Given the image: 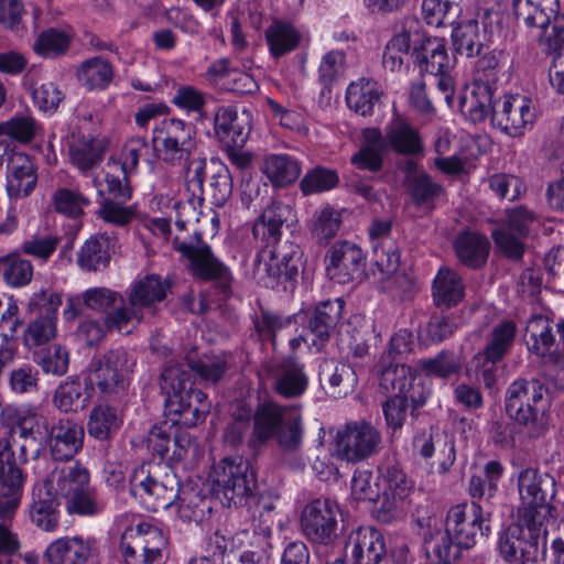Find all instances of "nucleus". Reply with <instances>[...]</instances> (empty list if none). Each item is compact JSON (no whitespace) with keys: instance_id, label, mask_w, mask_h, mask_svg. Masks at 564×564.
Returning a JSON list of instances; mask_svg holds the SVG:
<instances>
[{"instance_id":"1","label":"nucleus","mask_w":564,"mask_h":564,"mask_svg":"<svg viewBox=\"0 0 564 564\" xmlns=\"http://www.w3.org/2000/svg\"><path fill=\"white\" fill-rule=\"evenodd\" d=\"M491 511L477 501L452 507L446 517L445 531L437 532L425 542L426 551L443 564H452L460 557V550L474 547L487 536Z\"/></svg>"},{"instance_id":"2","label":"nucleus","mask_w":564,"mask_h":564,"mask_svg":"<svg viewBox=\"0 0 564 564\" xmlns=\"http://www.w3.org/2000/svg\"><path fill=\"white\" fill-rule=\"evenodd\" d=\"M40 485L55 498L64 499L69 514L91 517L102 510L96 490L90 486V473L79 460L56 464L48 477Z\"/></svg>"},{"instance_id":"3","label":"nucleus","mask_w":564,"mask_h":564,"mask_svg":"<svg viewBox=\"0 0 564 564\" xmlns=\"http://www.w3.org/2000/svg\"><path fill=\"white\" fill-rule=\"evenodd\" d=\"M192 369L187 364L166 366L160 377V389L165 395V404L178 415V422L187 427L203 422L210 410L207 395L192 388Z\"/></svg>"},{"instance_id":"4","label":"nucleus","mask_w":564,"mask_h":564,"mask_svg":"<svg viewBox=\"0 0 564 564\" xmlns=\"http://www.w3.org/2000/svg\"><path fill=\"white\" fill-rule=\"evenodd\" d=\"M545 389L539 380L519 378L512 381L505 394V412L529 437L542 436L549 426Z\"/></svg>"},{"instance_id":"5","label":"nucleus","mask_w":564,"mask_h":564,"mask_svg":"<svg viewBox=\"0 0 564 564\" xmlns=\"http://www.w3.org/2000/svg\"><path fill=\"white\" fill-rule=\"evenodd\" d=\"M167 289L169 284L158 274L135 280L127 291L126 305L105 316L106 327L118 333H130V325L140 324L145 312L155 313V306L165 299Z\"/></svg>"},{"instance_id":"6","label":"nucleus","mask_w":564,"mask_h":564,"mask_svg":"<svg viewBox=\"0 0 564 564\" xmlns=\"http://www.w3.org/2000/svg\"><path fill=\"white\" fill-rule=\"evenodd\" d=\"M517 487L522 505V520L530 531L540 530L553 517L552 501L556 495L555 478L534 467L518 473Z\"/></svg>"},{"instance_id":"7","label":"nucleus","mask_w":564,"mask_h":564,"mask_svg":"<svg viewBox=\"0 0 564 564\" xmlns=\"http://www.w3.org/2000/svg\"><path fill=\"white\" fill-rule=\"evenodd\" d=\"M181 488L176 475L165 465L142 464L130 476V491L150 511L167 509L176 502Z\"/></svg>"},{"instance_id":"8","label":"nucleus","mask_w":564,"mask_h":564,"mask_svg":"<svg viewBox=\"0 0 564 564\" xmlns=\"http://www.w3.org/2000/svg\"><path fill=\"white\" fill-rule=\"evenodd\" d=\"M208 480L213 492L228 507L245 503L256 487L250 464L241 456L225 457L214 464Z\"/></svg>"},{"instance_id":"9","label":"nucleus","mask_w":564,"mask_h":564,"mask_svg":"<svg viewBox=\"0 0 564 564\" xmlns=\"http://www.w3.org/2000/svg\"><path fill=\"white\" fill-rule=\"evenodd\" d=\"M195 128L176 118L155 124L151 143L156 158L171 166H185L196 150Z\"/></svg>"},{"instance_id":"10","label":"nucleus","mask_w":564,"mask_h":564,"mask_svg":"<svg viewBox=\"0 0 564 564\" xmlns=\"http://www.w3.org/2000/svg\"><path fill=\"white\" fill-rule=\"evenodd\" d=\"M134 366L132 352L121 347L111 349L91 361L85 386L102 395L119 394L129 387Z\"/></svg>"},{"instance_id":"11","label":"nucleus","mask_w":564,"mask_h":564,"mask_svg":"<svg viewBox=\"0 0 564 564\" xmlns=\"http://www.w3.org/2000/svg\"><path fill=\"white\" fill-rule=\"evenodd\" d=\"M167 547L163 531L149 523L127 528L121 534L120 552L126 564H160Z\"/></svg>"},{"instance_id":"12","label":"nucleus","mask_w":564,"mask_h":564,"mask_svg":"<svg viewBox=\"0 0 564 564\" xmlns=\"http://www.w3.org/2000/svg\"><path fill=\"white\" fill-rule=\"evenodd\" d=\"M336 449L347 462H360L381 449V432L366 420L350 421L336 433Z\"/></svg>"},{"instance_id":"13","label":"nucleus","mask_w":564,"mask_h":564,"mask_svg":"<svg viewBox=\"0 0 564 564\" xmlns=\"http://www.w3.org/2000/svg\"><path fill=\"white\" fill-rule=\"evenodd\" d=\"M379 373V388L391 397L410 399L413 409L422 406L431 393L417 369L409 365L381 362Z\"/></svg>"},{"instance_id":"14","label":"nucleus","mask_w":564,"mask_h":564,"mask_svg":"<svg viewBox=\"0 0 564 564\" xmlns=\"http://www.w3.org/2000/svg\"><path fill=\"white\" fill-rule=\"evenodd\" d=\"M339 505L328 498H318L307 503L301 513L303 534L313 543L328 545L337 538Z\"/></svg>"},{"instance_id":"15","label":"nucleus","mask_w":564,"mask_h":564,"mask_svg":"<svg viewBox=\"0 0 564 564\" xmlns=\"http://www.w3.org/2000/svg\"><path fill=\"white\" fill-rule=\"evenodd\" d=\"M538 224L535 212L525 206L512 207L506 210L502 226L494 230L491 236L507 257L518 260L524 251V239Z\"/></svg>"},{"instance_id":"16","label":"nucleus","mask_w":564,"mask_h":564,"mask_svg":"<svg viewBox=\"0 0 564 564\" xmlns=\"http://www.w3.org/2000/svg\"><path fill=\"white\" fill-rule=\"evenodd\" d=\"M173 245L175 250L188 260L189 269L196 279L215 280L224 284L229 282V269L214 256L212 248L203 242L200 232L195 231L191 241L175 237Z\"/></svg>"},{"instance_id":"17","label":"nucleus","mask_w":564,"mask_h":564,"mask_svg":"<svg viewBox=\"0 0 564 564\" xmlns=\"http://www.w3.org/2000/svg\"><path fill=\"white\" fill-rule=\"evenodd\" d=\"M478 20H467L454 26L453 45L457 53L467 57H476L488 50L494 34L499 30V14L485 10Z\"/></svg>"},{"instance_id":"18","label":"nucleus","mask_w":564,"mask_h":564,"mask_svg":"<svg viewBox=\"0 0 564 564\" xmlns=\"http://www.w3.org/2000/svg\"><path fill=\"white\" fill-rule=\"evenodd\" d=\"M535 120L532 100L522 95H506L495 101L494 126L506 134L517 138L531 129Z\"/></svg>"},{"instance_id":"19","label":"nucleus","mask_w":564,"mask_h":564,"mask_svg":"<svg viewBox=\"0 0 564 564\" xmlns=\"http://www.w3.org/2000/svg\"><path fill=\"white\" fill-rule=\"evenodd\" d=\"M325 261L328 278L339 284L360 278L366 265V257L361 248L348 240L334 243L327 250Z\"/></svg>"},{"instance_id":"20","label":"nucleus","mask_w":564,"mask_h":564,"mask_svg":"<svg viewBox=\"0 0 564 564\" xmlns=\"http://www.w3.org/2000/svg\"><path fill=\"white\" fill-rule=\"evenodd\" d=\"M22 473L17 466L10 444L0 441V519L11 521L21 500Z\"/></svg>"},{"instance_id":"21","label":"nucleus","mask_w":564,"mask_h":564,"mask_svg":"<svg viewBox=\"0 0 564 564\" xmlns=\"http://www.w3.org/2000/svg\"><path fill=\"white\" fill-rule=\"evenodd\" d=\"M527 345L530 352L543 358L545 365L554 366L564 373V356L551 351L555 343L552 322L544 315H533L525 326Z\"/></svg>"},{"instance_id":"22","label":"nucleus","mask_w":564,"mask_h":564,"mask_svg":"<svg viewBox=\"0 0 564 564\" xmlns=\"http://www.w3.org/2000/svg\"><path fill=\"white\" fill-rule=\"evenodd\" d=\"M47 443L54 460H74L84 445V429L73 420L61 419L47 431Z\"/></svg>"},{"instance_id":"23","label":"nucleus","mask_w":564,"mask_h":564,"mask_svg":"<svg viewBox=\"0 0 564 564\" xmlns=\"http://www.w3.org/2000/svg\"><path fill=\"white\" fill-rule=\"evenodd\" d=\"M346 547L354 560L352 564H380L387 554L386 539L373 527L352 530Z\"/></svg>"},{"instance_id":"24","label":"nucleus","mask_w":564,"mask_h":564,"mask_svg":"<svg viewBox=\"0 0 564 564\" xmlns=\"http://www.w3.org/2000/svg\"><path fill=\"white\" fill-rule=\"evenodd\" d=\"M412 54L420 70L431 75L446 74L455 66V57L448 54L445 40L441 37H426L421 33Z\"/></svg>"},{"instance_id":"25","label":"nucleus","mask_w":564,"mask_h":564,"mask_svg":"<svg viewBox=\"0 0 564 564\" xmlns=\"http://www.w3.org/2000/svg\"><path fill=\"white\" fill-rule=\"evenodd\" d=\"M344 301L341 299L326 300L321 302L313 310L307 328L310 330L311 347L321 351L329 340L333 330L341 318Z\"/></svg>"},{"instance_id":"26","label":"nucleus","mask_w":564,"mask_h":564,"mask_svg":"<svg viewBox=\"0 0 564 564\" xmlns=\"http://www.w3.org/2000/svg\"><path fill=\"white\" fill-rule=\"evenodd\" d=\"M0 423L8 429V437L0 441L9 442L13 454L12 443H17L19 437L40 433L41 427L46 429V419L33 408L7 405L0 411Z\"/></svg>"},{"instance_id":"27","label":"nucleus","mask_w":564,"mask_h":564,"mask_svg":"<svg viewBox=\"0 0 564 564\" xmlns=\"http://www.w3.org/2000/svg\"><path fill=\"white\" fill-rule=\"evenodd\" d=\"M318 378L324 391L335 399L352 393L358 382L354 368L335 359H325L319 365Z\"/></svg>"},{"instance_id":"28","label":"nucleus","mask_w":564,"mask_h":564,"mask_svg":"<svg viewBox=\"0 0 564 564\" xmlns=\"http://www.w3.org/2000/svg\"><path fill=\"white\" fill-rule=\"evenodd\" d=\"M37 175L32 159L23 152H13L7 165V192L10 198L29 196L36 186Z\"/></svg>"},{"instance_id":"29","label":"nucleus","mask_w":564,"mask_h":564,"mask_svg":"<svg viewBox=\"0 0 564 564\" xmlns=\"http://www.w3.org/2000/svg\"><path fill=\"white\" fill-rule=\"evenodd\" d=\"M290 410L271 401L259 404L252 415L253 429L249 444L256 447L273 438Z\"/></svg>"},{"instance_id":"30","label":"nucleus","mask_w":564,"mask_h":564,"mask_svg":"<svg viewBox=\"0 0 564 564\" xmlns=\"http://www.w3.org/2000/svg\"><path fill=\"white\" fill-rule=\"evenodd\" d=\"M93 545L82 536H63L50 543L44 557L50 564H88Z\"/></svg>"},{"instance_id":"31","label":"nucleus","mask_w":564,"mask_h":564,"mask_svg":"<svg viewBox=\"0 0 564 564\" xmlns=\"http://www.w3.org/2000/svg\"><path fill=\"white\" fill-rule=\"evenodd\" d=\"M502 473V465L498 460H490L484 469H477L470 475L468 494L473 501L485 506V511H491L492 499L496 497L498 481Z\"/></svg>"},{"instance_id":"32","label":"nucleus","mask_w":564,"mask_h":564,"mask_svg":"<svg viewBox=\"0 0 564 564\" xmlns=\"http://www.w3.org/2000/svg\"><path fill=\"white\" fill-rule=\"evenodd\" d=\"M293 218V209L282 202H272L262 212L259 220L252 228L253 236L267 242H276L281 236V228Z\"/></svg>"},{"instance_id":"33","label":"nucleus","mask_w":564,"mask_h":564,"mask_svg":"<svg viewBox=\"0 0 564 564\" xmlns=\"http://www.w3.org/2000/svg\"><path fill=\"white\" fill-rule=\"evenodd\" d=\"M388 147L404 155L417 154L422 151L419 131L404 118L395 116L386 128Z\"/></svg>"},{"instance_id":"34","label":"nucleus","mask_w":564,"mask_h":564,"mask_svg":"<svg viewBox=\"0 0 564 564\" xmlns=\"http://www.w3.org/2000/svg\"><path fill=\"white\" fill-rule=\"evenodd\" d=\"M79 84L90 91L107 89L115 78L113 65L101 56H93L80 63L76 70Z\"/></svg>"},{"instance_id":"35","label":"nucleus","mask_w":564,"mask_h":564,"mask_svg":"<svg viewBox=\"0 0 564 564\" xmlns=\"http://www.w3.org/2000/svg\"><path fill=\"white\" fill-rule=\"evenodd\" d=\"M383 91L373 79L359 78L351 82L346 89V104L348 108L361 116H369L379 104Z\"/></svg>"},{"instance_id":"36","label":"nucleus","mask_w":564,"mask_h":564,"mask_svg":"<svg viewBox=\"0 0 564 564\" xmlns=\"http://www.w3.org/2000/svg\"><path fill=\"white\" fill-rule=\"evenodd\" d=\"M215 132L226 145H243L249 135V127L236 109L220 107L215 115Z\"/></svg>"},{"instance_id":"37","label":"nucleus","mask_w":564,"mask_h":564,"mask_svg":"<svg viewBox=\"0 0 564 564\" xmlns=\"http://www.w3.org/2000/svg\"><path fill=\"white\" fill-rule=\"evenodd\" d=\"M432 294L437 307L449 308L458 304L465 294L462 278L452 269L441 268L434 278Z\"/></svg>"},{"instance_id":"38","label":"nucleus","mask_w":564,"mask_h":564,"mask_svg":"<svg viewBox=\"0 0 564 564\" xmlns=\"http://www.w3.org/2000/svg\"><path fill=\"white\" fill-rule=\"evenodd\" d=\"M261 171L274 187H284L299 178L301 165L288 154H268L263 158Z\"/></svg>"},{"instance_id":"39","label":"nucleus","mask_w":564,"mask_h":564,"mask_svg":"<svg viewBox=\"0 0 564 564\" xmlns=\"http://www.w3.org/2000/svg\"><path fill=\"white\" fill-rule=\"evenodd\" d=\"M30 517L32 522L44 531H53L58 525L59 514L56 498L40 484L33 489Z\"/></svg>"},{"instance_id":"40","label":"nucleus","mask_w":564,"mask_h":564,"mask_svg":"<svg viewBox=\"0 0 564 564\" xmlns=\"http://www.w3.org/2000/svg\"><path fill=\"white\" fill-rule=\"evenodd\" d=\"M458 260L466 267L477 269L482 267L488 258L489 242L486 237L464 232L459 235L454 245Z\"/></svg>"},{"instance_id":"41","label":"nucleus","mask_w":564,"mask_h":564,"mask_svg":"<svg viewBox=\"0 0 564 564\" xmlns=\"http://www.w3.org/2000/svg\"><path fill=\"white\" fill-rule=\"evenodd\" d=\"M421 39L419 31L403 29L395 34L387 44L382 55V64L390 72L401 70L404 58L409 55L410 48L416 46Z\"/></svg>"},{"instance_id":"42","label":"nucleus","mask_w":564,"mask_h":564,"mask_svg":"<svg viewBox=\"0 0 564 564\" xmlns=\"http://www.w3.org/2000/svg\"><path fill=\"white\" fill-rule=\"evenodd\" d=\"M270 247H272L270 254L276 268L278 278L285 281L293 280L299 273L302 257L300 247L290 240L280 241V239L276 242H270Z\"/></svg>"},{"instance_id":"43","label":"nucleus","mask_w":564,"mask_h":564,"mask_svg":"<svg viewBox=\"0 0 564 564\" xmlns=\"http://www.w3.org/2000/svg\"><path fill=\"white\" fill-rule=\"evenodd\" d=\"M301 39V33L288 22L274 21L265 30V40L269 51L275 58L296 50Z\"/></svg>"},{"instance_id":"44","label":"nucleus","mask_w":564,"mask_h":564,"mask_svg":"<svg viewBox=\"0 0 564 564\" xmlns=\"http://www.w3.org/2000/svg\"><path fill=\"white\" fill-rule=\"evenodd\" d=\"M72 40L68 32L57 28H48L39 33L32 48L40 57L55 59L67 53Z\"/></svg>"},{"instance_id":"45","label":"nucleus","mask_w":564,"mask_h":564,"mask_svg":"<svg viewBox=\"0 0 564 564\" xmlns=\"http://www.w3.org/2000/svg\"><path fill=\"white\" fill-rule=\"evenodd\" d=\"M209 182L205 194L212 204L221 207L232 193V178L228 167L219 160L213 159L208 166Z\"/></svg>"},{"instance_id":"46","label":"nucleus","mask_w":564,"mask_h":564,"mask_svg":"<svg viewBox=\"0 0 564 564\" xmlns=\"http://www.w3.org/2000/svg\"><path fill=\"white\" fill-rule=\"evenodd\" d=\"M306 386L307 379L302 366L292 358L283 360L274 383L276 392L285 398H293L302 394Z\"/></svg>"},{"instance_id":"47","label":"nucleus","mask_w":564,"mask_h":564,"mask_svg":"<svg viewBox=\"0 0 564 564\" xmlns=\"http://www.w3.org/2000/svg\"><path fill=\"white\" fill-rule=\"evenodd\" d=\"M517 325L513 321H502L491 329L488 341L480 351L491 360H502L513 346Z\"/></svg>"},{"instance_id":"48","label":"nucleus","mask_w":564,"mask_h":564,"mask_svg":"<svg viewBox=\"0 0 564 564\" xmlns=\"http://www.w3.org/2000/svg\"><path fill=\"white\" fill-rule=\"evenodd\" d=\"M463 107L474 122L485 120L489 115L494 121L492 89L488 83L475 82L470 95L463 100Z\"/></svg>"},{"instance_id":"49","label":"nucleus","mask_w":564,"mask_h":564,"mask_svg":"<svg viewBox=\"0 0 564 564\" xmlns=\"http://www.w3.org/2000/svg\"><path fill=\"white\" fill-rule=\"evenodd\" d=\"M423 20L431 26L454 25L460 14L455 0H423L421 4Z\"/></svg>"},{"instance_id":"50","label":"nucleus","mask_w":564,"mask_h":564,"mask_svg":"<svg viewBox=\"0 0 564 564\" xmlns=\"http://www.w3.org/2000/svg\"><path fill=\"white\" fill-rule=\"evenodd\" d=\"M109 260V240L105 236L90 237L79 250L78 264L83 270H100L108 265Z\"/></svg>"},{"instance_id":"51","label":"nucleus","mask_w":564,"mask_h":564,"mask_svg":"<svg viewBox=\"0 0 564 564\" xmlns=\"http://www.w3.org/2000/svg\"><path fill=\"white\" fill-rule=\"evenodd\" d=\"M560 10L558 0H542L513 10L517 19L529 28L544 29L550 26L552 17Z\"/></svg>"},{"instance_id":"52","label":"nucleus","mask_w":564,"mask_h":564,"mask_svg":"<svg viewBox=\"0 0 564 564\" xmlns=\"http://www.w3.org/2000/svg\"><path fill=\"white\" fill-rule=\"evenodd\" d=\"M272 530L269 525H259L253 529L250 545L254 550L243 551L239 556L227 561L226 564H263L262 557H270Z\"/></svg>"},{"instance_id":"53","label":"nucleus","mask_w":564,"mask_h":564,"mask_svg":"<svg viewBox=\"0 0 564 564\" xmlns=\"http://www.w3.org/2000/svg\"><path fill=\"white\" fill-rule=\"evenodd\" d=\"M59 242L61 237L56 234L36 232L22 241L20 251L44 264L55 253Z\"/></svg>"},{"instance_id":"54","label":"nucleus","mask_w":564,"mask_h":564,"mask_svg":"<svg viewBox=\"0 0 564 564\" xmlns=\"http://www.w3.org/2000/svg\"><path fill=\"white\" fill-rule=\"evenodd\" d=\"M57 335V317L36 316L26 325L23 332V344L28 348H35L54 339Z\"/></svg>"},{"instance_id":"55","label":"nucleus","mask_w":564,"mask_h":564,"mask_svg":"<svg viewBox=\"0 0 564 564\" xmlns=\"http://www.w3.org/2000/svg\"><path fill=\"white\" fill-rule=\"evenodd\" d=\"M83 305L91 311L106 313L113 312L126 305V299L119 292L105 286L87 289L83 292Z\"/></svg>"},{"instance_id":"56","label":"nucleus","mask_w":564,"mask_h":564,"mask_svg":"<svg viewBox=\"0 0 564 564\" xmlns=\"http://www.w3.org/2000/svg\"><path fill=\"white\" fill-rule=\"evenodd\" d=\"M119 423L116 409L108 405H97L89 415L88 434L97 440H106L119 427Z\"/></svg>"},{"instance_id":"57","label":"nucleus","mask_w":564,"mask_h":564,"mask_svg":"<svg viewBox=\"0 0 564 564\" xmlns=\"http://www.w3.org/2000/svg\"><path fill=\"white\" fill-rule=\"evenodd\" d=\"M340 225L341 218L339 213L326 206L315 212L311 231L319 245H326L337 235Z\"/></svg>"},{"instance_id":"58","label":"nucleus","mask_w":564,"mask_h":564,"mask_svg":"<svg viewBox=\"0 0 564 564\" xmlns=\"http://www.w3.org/2000/svg\"><path fill=\"white\" fill-rule=\"evenodd\" d=\"M83 386L79 381L62 382L53 395L54 405L62 412H76L87 404V397L84 395Z\"/></svg>"},{"instance_id":"59","label":"nucleus","mask_w":564,"mask_h":564,"mask_svg":"<svg viewBox=\"0 0 564 564\" xmlns=\"http://www.w3.org/2000/svg\"><path fill=\"white\" fill-rule=\"evenodd\" d=\"M274 437L283 451L295 452L300 448L303 440V427L302 417L295 409L291 408Z\"/></svg>"},{"instance_id":"60","label":"nucleus","mask_w":564,"mask_h":564,"mask_svg":"<svg viewBox=\"0 0 564 564\" xmlns=\"http://www.w3.org/2000/svg\"><path fill=\"white\" fill-rule=\"evenodd\" d=\"M40 123L31 116L17 115L0 126V133L21 142L29 143L40 131Z\"/></svg>"},{"instance_id":"61","label":"nucleus","mask_w":564,"mask_h":564,"mask_svg":"<svg viewBox=\"0 0 564 564\" xmlns=\"http://www.w3.org/2000/svg\"><path fill=\"white\" fill-rule=\"evenodd\" d=\"M177 514L184 522H198L204 517L205 498L195 489H181L176 498Z\"/></svg>"},{"instance_id":"62","label":"nucleus","mask_w":564,"mask_h":564,"mask_svg":"<svg viewBox=\"0 0 564 564\" xmlns=\"http://www.w3.org/2000/svg\"><path fill=\"white\" fill-rule=\"evenodd\" d=\"M149 152V143L144 137H133L123 147L121 153V161H110L107 167L119 171L132 173L135 171L141 158L145 156Z\"/></svg>"},{"instance_id":"63","label":"nucleus","mask_w":564,"mask_h":564,"mask_svg":"<svg viewBox=\"0 0 564 564\" xmlns=\"http://www.w3.org/2000/svg\"><path fill=\"white\" fill-rule=\"evenodd\" d=\"M416 367L427 376L446 379L459 371L460 362L453 352L444 350L433 358L420 359Z\"/></svg>"},{"instance_id":"64","label":"nucleus","mask_w":564,"mask_h":564,"mask_svg":"<svg viewBox=\"0 0 564 564\" xmlns=\"http://www.w3.org/2000/svg\"><path fill=\"white\" fill-rule=\"evenodd\" d=\"M346 72V56L343 51L332 50L323 55L318 66V80L330 88Z\"/></svg>"}]
</instances>
